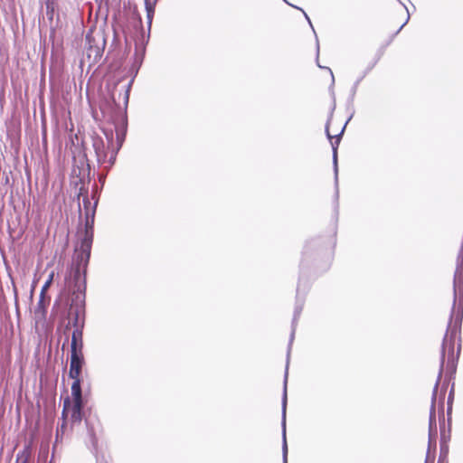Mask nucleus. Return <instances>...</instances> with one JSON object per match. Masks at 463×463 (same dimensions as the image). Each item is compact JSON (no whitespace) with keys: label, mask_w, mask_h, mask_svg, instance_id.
Instances as JSON below:
<instances>
[{"label":"nucleus","mask_w":463,"mask_h":463,"mask_svg":"<svg viewBox=\"0 0 463 463\" xmlns=\"http://www.w3.org/2000/svg\"><path fill=\"white\" fill-rule=\"evenodd\" d=\"M53 279H54V271H52L49 274L47 280L45 281L44 285L42 288V290H41V296L42 297L44 296V294L46 293V291L48 290V288L52 285V283L53 281Z\"/></svg>","instance_id":"obj_6"},{"label":"nucleus","mask_w":463,"mask_h":463,"mask_svg":"<svg viewBox=\"0 0 463 463\" xmlns=\"http://www.w3.org/2000/svg\"><path fill=\"white\" fill-rule=\"evenodd\" d=\"M83 400L81 389H78L76 384H71V398L66 397L63 401L61 411L62 424L61 430L66 428L68 417L72 424L80 423L83 418Z\"/></svg>","instance_id":"obj_2"},{"label":"nucleus","mask_w":463,"mask_h":463,"mask_svg":"<svg viewBox=\"0 0 463 463\" xmlns=\"http://www.w3.org/2000/svg\"><path fill=\"white\" fill-rule=\"evenodd\" d=\"M93 146H94V149L96 151V154L99 157L100 156H103L105 157L106 155L103 151V147H104V144H103V141L102 139L99 138V139H96L93 143Z\"/></svg>","instance_id":"obj_5"},{"label":"nucleus","mask_w":463,"mask_h":463,"mask_svg":"<svg viewBox=\"0 0 463 463\" xmlns=\"http://www.w3.org/2000/svg\"><path fill=\"white\" fill-rule=\"evenodd\" d=\"M91 240L85 238L82 241L81 247L86 248L88 250L85 253L83 250L81 252L77 253L76 255V263L73 268V279L76 284H78L81 279V269L83 271V284L85 285V273L86 267L90 258V249Z\"/></svg>","instance_id":"obj_3"},{"label":"nucleus","mask_w":463,"mask_h":463,"mask_svg":"<svg viewBox=\"0 0 463 463\" xmlns=\"http://www.w3.org/2000/svg\"><path fill=\"white\" fill-rule=\"evenodd\" d=\"M84 364L82 331L76 327L71 335L69 377L73 380L72 384H76L78 389H81L80 377Z\"/></svg>","instance_id":"obj_1"},{"label":"nucleus","mask_w":463,"mask_h":463,"mask_svg":"<svg viewBox=\"0 0 463 463\" xmlns=\"http://www.w3.org/2000/svg\"><path fill=\"white\" fill-rule=\"evenodd\" d=\"M327 136H328V138L330 139V142H331V145H332V147H333V150H334V155L335 156H336V149H337V146L340 143V135H337L335 137H332L329 132L327 131Z\"/></svg>","instance_id":"obj_7"},{"label":"nucleus","mask_w":463,"mask_h":463,"mask_svg":"<svg viewBox=\"0 0 463 463\" xmlns=\"http://www.w3.org/2000/svg\"><path fill=\"white\" fill-rule=\"evenodd\" d=\"M31 458V450L29 448H24L20 451L15 459V463H29Z\"/></svg>","instance_id":"obj_4"}]
</instances>
